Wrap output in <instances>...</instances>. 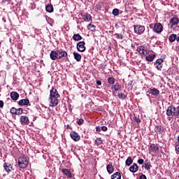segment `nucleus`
I'll list each match as a JSON object with an SVG mask.
<instances>
[{
	"instance_id": "56",
	"label": "nucleus",
	"mask_w": 179,
	"mask_h": 179,
	"mask_svg": "<svg viewBox=\"0 0 179 179\" xmlns=\"http://www.w3.org/2000/svg\"><path fill=\"white\" fill-rule=\"evenodd\" d=\"M178 144H179V136H178Z\"/></svg>"
},
{
	"instance_id": "41",
	"label": "nucleus",
	"mask_w": 179,
	"mask_h": 179,
	"mask_svg": "<svg viewBox=\"0 0 179 179\" xmlns=\"http://www.w3.org/2000/svg\"><path fill=\"white\" fill-rule=\"evenodd\" d=\"M16 110H17L16 108L12 107V108H10V113L11 114H14V115H16Z\"/></svg>"
},
{
	"instance_id": "47",
	"label": "nucleus",
	"mask_w": 179,
	"mask_h": 179,
	"mask_svg": "<svg viewBox=\"0 0 179 179\" xmlns=\"http://www.w3.org/2000/svg\"><path fill=\"white\" fill-rule=\"evenodd\" d=\"M176 153H179V144L176 145Z\"/></svg>"
},
{
	"instance_id": "55",
	"label": "nucleus",
	"mask_w": 179,
	"mask_h": 179,
	"mask_svg": "<svg viewBox=\"0 0 179 179\" xmlns=\"http://www.w3.org/2000/svg\"><path fill=\"white\" fill-rule=\"evenodd\" d=\"M2 20L4 22V23H6V20H5V18H2Z\"/></svg>"
},
{
	"instance_id": "51",
	"label": "nucleus",
	"mask_w": 179,
	"mask_h": 179,
	"mask_svg": "<svg viewBox=\"0 0 179 179\" xmlns=\"http://www.w3.org/2000/svg\"><path fill=\"white\" fill-rule=\"evenodd\" d=\"M3 107V101H0V108H2Z\"/></svg>"
},
{
	"instance_id": "2",
	"label": "nucleus",
	"mask_w": 179,
	"mask_h": 179,
	"mask_svg": "<svg viewBox=\"0 0 179 179\" xmlns=\"http://www.w3.org/2000/svg\"><path fill=\"white\" fill-rule=\"evenodd\" d=\"M27 164H29V160H27V157L26 156L20 157L18 159V166L20 169H26L27 167Z\"/></svg>"
},
{
	"instance_id": "9",
	"label": "nucleus",
	"mask_w": 179,
	"mask_h": 179,
	"mask_svg": "<svg viewBox=\"0 0 179 179\" xmlns=\"http://www.w3.org/2000/svg\"><path fill=\"white\" fill-rule=\"evenodd\" d=\"M169 23L171 24V29H173V27H177V24H179V19L176 17H172V18H171Z\"/></svg>"
},
{
	"instance_id": "54",
	"label": "nucleus",
	"mask_w": 179,
	"mask_h": 179,
	"mask_svg": "<svg viewBox=\"0 0 179 179\" xmlns=\"http://www.w3.org/2000/svg\"><path fill=\"white\" fill-rule=\"evenodd\" d=\"M176 41L178 42V43H179V36H176Z\"/></svg>"
},
{
	"instance_id": "34",
	"label": "nucleus",
	"mask_w": 179,
	"mask_h": 179,
	"mask_svg": "<svg viewBox=\"0 0 179 179\" xmlns=\"http://www.w3.org/2000/svg\"><path fill=\"white\" fill-rule=\"evenodd\" d=\"M136 51H138V52L142 55L143 54H145V49L143 48V46H139L137 49Z\"/></svg>"
},
{
	"instance_id": "28",
	"label": "nucleus",
	"mask_w": 179,
	"mask_h": 179,
	"mask_svg": "<svg viewBox=\"0 0 179 179\" xmlns=\"http://www.w3.org/2000/svg\"><path fill=\"white\" fill-rule=\"evenodd\" d=\"M176 38L177 35L176 34H171L169 37V43H174Z\"/></svg>"
},
{
	"instance_id": "21",
	"label": "nucleus",
	"mask_w": 179,
	"mask_h": 179,
	"mask_svg": "<svg viewBox=\"0 0 179 179\" xmlns=\"http://www.w3.org/2000/svg\"><path fill=\"white\" fill-rule=\"evenodd\" d=\"M163 131H164V129L162 126H156L155 127V131L157 135H160L161 134H163Z\"/></svg>"
},
{
	"instance_id": "16",
	"label": "nucleus",
	"mask_w": 179,
	"mask_h": 179,
	"mask_svg": "<svg viewBox=\"0 0 179 179\" xmlns=\"http://www.w3.org/2000/svg\"><path fill=\"white\" fill-rule=\"evenodd\" d=\"M62 173L66 176L69 178H72V173H71V170L68 169H62Z\"/></svg>"
},
{
	"instance_id": "35",
	"label": "nucleus",
	"mask_w": 179,
	"mask_h": 179,
	"mask_svg": "<svg viewBox=\"0 0 179 179\" xmlns=\"http://www.w3.org/2000/svg\"><path fill=\"white\" fill-rule=\"evenodd\" d=\"M108 83H109V85H114V83H115V78H114V77H109L108 78Z\"/></svg>"
},
{
	"instance_id": "26",
	"label": "nucleus",
	"mask_w": 179,
	"mask_h": 179,
	"mask_svg": "<svg viewBox=\"0 0 179 179\" xmlns=\"http://www.w3.org/2000/svg\"><path fill=\"white\" fill-rule=\"evenodd\" d=\"M106 170L108 174H113L114 173V166H113V164H108L106 166Z\"/></svg>"
},
{
	"instance_id": "30",
	"label": "nucleus",
	"mask_w": 179,
	"mask_h": 179,
	"mask_svg": "<svg viewBox=\"0 0 179 179\" xmlns=\"http://www.w3.org/2000/svg\"><path fill=\"white\" fill-rule=\"evenodd\" d=\"M82 38V36L79 34H76L73 36V40H74V41H80Z\"/></svg>"
},
{
	"instance_id": "61",
	"label": "nucleus",
	"mask_w": 179,
	"mask_h": 179,
	"mask_svg": "<svg viewBox=\"0 0 179 179\" xmlns=\"http://www.w3.org/2000/svg\"><path fill=\"white\" fill-rule=\"evenodd\" d=\"M116 1H118V0H116Z\"/></svg>"
},
{
	"instance_id": "43",
	"label": "nucleus",
	"mask_w": 179,
	"mask_h": 179,
	"mask_svg": "<svg viewBox=\"0 0 179 179\" xmlns=\"http://www.w3.org/2000/svg\"><path fill=\"white\" fill-rule=\"evenodd\" d=\"M134 120L135 122H136L137 124L141 123V118L136 117V116H134Z\"/></svg>"
},
{
	"instance_id": "27",
	"label": "nucleus",
	"mask_w": 179,
	"mask_h": 179,
	"mask_svg": "<svg viewBox=\"0 0 179 179\" xmlns=\"http://www.w3.org/2000/svg\"><path fill=\"white\" fill-rule=\"evenodd\" d=\"M155 58H156V55L153 54H150L145 57L146 60L148 61V62H152V61H153Z\"/></svg>"
},
{
	"instance_id": "60",
	"label": "nucleus",
	"mask_w": 179,
	"mask_h": 179,
	"mask_svg": "<svg viewBox=\"0 0 179 179\" xmlns=\"http://www.w3.org/2000/svg\"><path fill=\"white\" fill-rule=\"evenodd\" d=\"M0 45H1V42H0Z\"/></svg>"
},
{
	"instance_id": "19",
	"label": "nucleus",
	"mask_w": 179,
	"mask_h": 179,
	"mask_svg": "<svg viewBox=\"0 0 179 179\" xmlns=\"http://www.w3.org/2000/svg\"><path fill=\"white\" fill-rule=\"evenodd\" d=\"M10 96L13 101H16L19 99V93L16 92H11Z\"/></svg>"
},
{
	"instance_id": "46",
	"label": "nucleus",
	"mask_w": 179,
	"mask_h": 179,
	"mask_svg": "<svg viewBox=\"0 0 179 179\" xmlns=\"http://www.w3.org/2000/svg\"><path fill=\"white\" fill-rule=\"evenodd\" d=\"M96 131L97 132L101 131V127L97 126V127H96Z\"/></svg>"
},
{
	"instance_id": "10",
	"label": "nucleus",
	"mask_w": 179,
	"mask_h": 179,
	"mask_svg": "<svg viewBox=\"0 0 179 179\" xmlns=\"http://www.w3.org/2000/svg\"><path fill=\"white\" fill-rule=\"evenodd\" d=\"M50 97H55L59 99V97H61V95L59 94L57 89L52 88L50 91Z\"/></svg>"
},
{
	"instance_id": "48",
	"label": "nucleus",
	"mask_w": 179,
	"mask_h": 179,
	"mask_svg": "<svg viewBox=\"0 0 179 179\" xmlns=\"http://www.w3.org/2000/svg\"><path fill=\"white\" fill-rule=\"evenodd\" d=\"M128 85H129V86H131V87H134V81L133 80H131V81H129V83H128Z\"/></svg>"
},
{
	"instance_id": "11",
	"label": "nucleus",
	"mask_w": 179,
	"mask_h": 179,
	"mask_svg": "<svg viewBox=\"0 0 179 179\" xmlns=\"http://www.w3.org/2000/svg\"><path fill=\"white\" fill-rule=\"evenodd\" d=\"M121 85H120L118 83H115V85L111 86V90L113 91V93H117V92H121Z\"/></svg>"
},
{
	"instance_id": "38",
	"label": "nucleus",
	"mask_w": 179,
	"mask_h": 179,
	"mask_svg": "<svg viewBox=\"0 0 179 179\" xmlns=\"http://www.w3.org/2000/svg\"><path fill=\"white\" fill-rule=\"evenodd\" d=\"M112 13L114 16H118L120 15V10L118 8H114Z\"/></svg>"
},
{
	"instance_id": "6",
	"label": "nucleus",
	"mask_w": 179,
	"mask_h": 179,
	"mask_svg": "<svg viewBox=\"0 0 179 179\" xmlns=\"http://www.w3.org/2000/svg\"><path fill=\"white\" fill-rule=\"evenodd\" d=\"M85 41H80L77 43V50L80 52H85L86 51V47H85Z\"/></svg>"
},
{
	"instance_id": "23",
	"label": "nucleus",
	"mask_w": 179,
	"mask_h": 179,
	"mask_svg": "<svg viewBox=\"0 0 179 179\" xmlns=\"http://www.w3.org/2000/svg\"><path fill=\"white\" fill-rule=\"evenodd\" d=\"M73 55L74 57V59L77 61V62H80V61L82 60V55H80L79 53L76 52H73Z\"/></svg>"
},
{
	"instance_id": "36",
	"label": "nucleus",
	"mask_w": 179,
	"mask_h": 179,
	"mask_svg": "<svg viewBox=\"0 0 179 179\" xmlns=\"http://www.w3.org/2000/svg\"><path fill=\"white\" fill-rule=\"evenodd\" d=\"M87 29L88 30H90V31H96V26L92 24H88Z\"/></svg>"
},
{
	"instance_id": "8",
	"label": "nucleus",
	"mask_w": 179,
	"mask_h": 179,
	"mask_svg": "<svg viewBox=\"0 0 179 179\" xmlns=\"http://www.w3.org/2000/svg\"><path fill=\"white\" fill-rule=\"evenodd\" d=\"M49 101L50 107H56V106H58V98L50 96Z\"/></svg>"
},
{
	"instance_id": "32",
	"label": "nucleus",
	"mask_w": 179,
	"mask_h": 179,
	"mask_svg": "<svg viewBox=\"0 0 179 179\" xmlns=\"http://www.w3.org/2000/svg\"><path fill=\"white\" fill-rule=\"evenodd\" d=\"M111 179H121V173L116 172L111 176Z\"/></svg>"
},
{
	"instance_id": "14",
	"label": "nucleus",
	"mask_w": 179,
	"mask_h": 179,
	"mask_svg": "<svg viewBox=\"0 0 179 179\" xmlns=\"http://www.w3.org/2000/svg\"><path fill=\"white\" fill-rule=\"evenodd\" d=\"M3 168H4L5 171H6V173H12L13 166H12V164H10L8 163H4Z\"/></svg>"
},
{
	"instance_id": "20",
	"label": "nucleus",
	"mask_w": 179,
	"mask_h": 179,
	"mask_svg": "<svg viewBox=\"0 0 179 179\" xmlns=\"http://www.w3.org/2000/svg\"><path fill=\"white\" fill-rule=\"evenodd\" d=\"M30 101L28 99H21L18 101L19 106H29Z\"/></svg>"
},
{
	"instance_id": "59",
	"label": "nucleus",
	"mask_w": 179,
	"mask_h": 179,
	"mask_svg": "<svg viewBox=\"0 0 179 179\" xmlns=\"http://www.w3.org/2000/svg\"><path fill=\"white\" fill-rule=\"evenodd\" d=\"M109 33H113V31H109Z\"/></svg>"
},
{
	"instance_id": "39",
	"label": "nucleus",
	"mask_w": 179,
	"mask_h": 179,
	"mask_svg": "<svg viewBox=\"0 0 179 179\" xmlns=\"http://www.w3.org/2000/svg\"><path fill=\"white\" fill-rule=\"evenodd\" d=\"M22 114H23V108H17L15 115H20Z\"/></svg>"
},
{
	"instance_id": "57",
	"label": "nucleus",
	"mask_w": 179,
	"mask_h": 179,
	"mask_svg": "<svg viewBox=\"0 0 179 179\" xmlns=\"http://www.w3.org/2000/svg\"><path fill=\"white\" fill-rule=\"evenodd\" d=\"M67 128H69V124H67Z\"/></svg>"
},
{
	"instance_id": "25",
	"label": "nucleus",
	"mask_w": 179,
	"mask_h": 179,
	"mask_svg": "<svg viewBox=\"0 0 179 179\" xmlns=\"http://www.w3.org/2000/svg\"><path fill=\"white\" fill-rule=\"evenodd\" d=\"M83 17L85 22H92V15L89 13H85Z\"/></svg>"
},
{
	"instance_id": "50",
	"label": "nucleus",
	"mask_w": 179,
	"mask_h": 179,
	"mask_svg": "<svg viewBox=\"0 0 179 179\" xmlns=\"http://www.w3.org/2000/svg\"><path fill=\"white\" fill-rule=\"evenodd\" d=\"M140 179H148V178H146V176H145V175H141V176H140Z\"/></svg>"
},
{
	"instance_id": "5",
	"label": "nucleus",
	"mask_w": 179,
	"mask_h": 179,
	"mask_svg": "<svg viewBox=\"0 0 179 179\" xmlns=\"http://www.w3.org/2000/svg\"><path fill=\"white\" fill-rule=\"evenodd\" d=\"M163 59H158L154 63V65L155 68L157 69V71H162V69L163 68Z\"/></svg>"
},
{
	"instance_id": "53",
	"label": "nucleus",
	"mask_w": 179,
	"mask_h": 179,
	"mask_svg": "<svg viewBox=\"0 0 179 179\" xmlns=\"http://www.w3.org/2000/svg\"><path fill=\"white\" fill-rule=\"evenodd\" d=\"M2 2H10V0H2Z\"/></svg>"
},
{
	"instance_id": "29",
	"label": "nucleus",
	"mask_w": 179,
	"mask_h": 179,
	"mask_svg": "<svg viewBox=\"0 0 179 179\" xmlns=\"http://www.w3.org/2000/svg\"><path fill=\"white\" fill-rule=\"evenodd\" d=\"M46 12H48L49 13H52L54 12V7L52 5L48 4L45 6Z\"/></svg>"
},
{
	"instance_id": "1",
	"label": "nucleus",
	"mask_w": 179,
	"mask_h": 179,
	"mask_svg": "<svg viewBox=\"0 0 179 179\" xmlns=\"http://www.w3.org/2000/svg\"><path fill=\"white\" fill-rule=\"evenodd\" d=\"M150 28L152 29L154 33H157V34H160L162 31H163V25L160 22H157L153 25V24H150Z\"/></svg>"
},
{
	"instance_id": "33",
	"label": "nucleus",
	"mask_w": 179,
	"mask_h": 179,
	"mask_svg": "<svg viewBox=\"0 0 179 179\" xmlns=\"http://www.w3.org/2000/svg\"><path fill=\"white\" fill-rule=\"evenodd\" d=\"M103 143V139L101 138H96V139L94 141V144L96 145V146H100Z\"/></svg>"
},
{
	"instance_id": "58",
	"label": "nucleus",
	"mask_w": 179,
	"mask_h": 179,
	"mask_svg": "<svg viewBox=\"0 0 179 179\" xmlns=\"http://www.w3.org/2000/svg\"><path fill=\"white\" fill-rule=\"evenodd\" d=\"M115 27H117V24H115Z\"/></svg>"
},
{
	"instance_id": "7",
	"label": "nucleus",
	"mask_w": 179,
	"mask_h": 179,
	"mask_svg": "<svg viewBox=\"0 0 179 179\" xmlns=\"http://www.w3.org/2000/svg\"><path fill=\"white\" fill-rule=\"evenodd\" d=\"M70 136L75 142H78V141H80V136L76 131H71L70 133Z\"/></svg>"
},
{
	"instance_id": "31",
	"label": "nucleus",
	"mask_w": 179,
	"mask_h": 179,
	"mask_svg": "<svg viewBox=\"0 0 179 179\" xmlns=\"http://www.w3.org/2000/svg\"><path fill=\"white\" fill-rule=\"evenodd\" d=\"M132 163H134V159H132V157H129L125 162L126 166H127V167H129V166H131Z\"/></svg>"
},
{
	"instance_id": "12",
	"label": "nucleus",
	"mask_w": 179,
	"mask_h": 179,
	"mask_svg": "<svg viewBox=\"0 0 179 179\" xmlns=\"http://www.w3.org/2000/svg\"><path fill=\"white\" fill-rule=\"evenodd\" d=\"M21 125H29V117L26 115H22L20 118Z\"/></svg>"
},
{
	"instance_id": "15",
	"label": "nucleus",
	"mask_w": 179,
	"mask_h": 179,
	"mask_svg": "<svg viewBox=\"0 0 179 179\" xmlns=\"http://www.w3.org/2000/svg\"><path fill=\"white\" fill-rule=\"evenodd\" d=\"M50 59L52 61H55V59H58V50H52L50 54Z\"/></svg>"
},
{
	"instance_id": "3",
	"label": "nucleus",
	"mask_w": 179,
	"mask_h": 179,
	"mask_svg": "<svg viewBox=\"0 0 179 179\" xmlns=\"http://www.w3.org/2000/svg\"><path fill=\"white\" fill-rule=\"evenodd\" d=\"M166 115L169 117H176L177 118V110L176 106L171 105L166 110Z\"/></svg>"
},
{
	"instance_id": "4",
	"label": "nucleus",
	"mask_w": 179,
	"mask_h": 179,
	"mask_svg": "<svg viewBox=\"0 0 179 179\" xmlns=\"http://www.w3.org/2000/svg\"><path fill=\"white\" fill-rule=\"evenodd\" d=\"M134 32L136 34H143V32L145 31V26L142 25H134Z\"/></svg>"
},
{
	"instance_id": "17",
	"label": "nucleus",
	"mask_w": 179,
	"mask_h": 179,
	"mask_svg": "<svg viewBox=\"0 0 179 179\" xmlns=\"http://www.w3.org/2000/svg\"><path fill=\"white\" fill-rule=\"evenodd\" d=\"M150 94H152V96H155L157 97L159 94H160V91L156 88H150Z\"/></svg>"
},
{
	"instance_id": "52",
	"label": "nucleus",
	"mask_w": 179,
	"mask_h": 179,
	"mask_svg": "<svg viewBox=\"0 0 179 179\" xmlns=\"http://www.w3.org/2000/svg\"><path fill=\"white\" fill-rule=\"evenodd\" d=\"M148 54H149V52H148L147 50H144V53H143V55H148Z\"/></svg>"
},
{
	"instance_id": "42",
	"label": "nucleus",
	"mask_w": 179,
	"mask_h": 179,
	"mask_svg": "<svg viewBox=\"0 0 179 179\" xmlns=\"http://www.w3.org/2000/svg\"><path fill=\"white\" fill-rule=\"evenodd\" d=\"M83 122H85V120H83L82 118L77 120L78 125H83Z\"/></svg>"
},
{
	"instance_id": "40",
	"label": "nucleus",
	"mask_w": 179,
	"mask_h": 179,
	"mask_svg": "<svg viewBox=\"0 0 179 179\" xmlns=\"http://www.w3.org/2000/svg\"><path fill=\"white\" fill-rule=\"evenodd\" d=\"M114 36H115V37L119 40H122V38H124V36L121 34H115Z\"/></svg>"
},
{
	"instance_id": "44",
	"label": "nucleus",
	"mask_w": 179,
	"mask_h": 179,
	"mask_svg": "<svg viewBox=\"0 0 179 179\" xmlns=\"http://www.w3.org/2000/svg\"><path fill=\"white\" fill-rule=\"evenodd\" d=\"M107 129H108V128L106 126L101 127V131H103V132L107 131Z\"/></svg>"
},
{
	"instance_id": "24",
	"label": "nucleus",
	"mask_w": 179,
	"mask_h": 179,
	"mask_svg": "<svg viewBox=\"0 0 179 179\" xmlns=\"http://www.w3.org/2000/svg\"><path fill=\"white\" fill-rule=\"evenodd\" d=\"M150 150H151V152H153L154 153H156V152L159 150V146H157V145L156 144H151L150 145Z\"/></svg>"
},
{
	"instance_id": "18",
	"label": "nucleus",
	"mask_w": 179,
	"mask_h": 179,
	"mask_svg": "<svg viewBox=\"0 0 179 179\" xmlns=\"http://www.w3.org/2000/svg\"><path fill=\"white\" fill-rule=\"evenodd\" d=\"M139 170V166H138V164L134 163L131 166L129 167V171L131 173H136Z\"/></svg>"
},
{
	"instance_id": "45",
	"label": "nucleus",
	"mask_w": 179,
	"mask_h": 179,
	"mask_svg": "<svg viewBox=\"0 0 179 179\" xmlns=\"http://www.w3.org/2000/svg\"><path fill=\"white\" fill-rule=\"evenodd\" d=\"M138 164H143L145 163V161L142 159H139L138 160Z\"/></svg>"
},
{
	"instance_id": "37",
	"label": "nucleus",
	"mask_w": 179,
	"mask_h": 179,
	"mask_svg": "<svg viewBox=\"0 0 179 179\" xmlns=\"http://www.w3.org/2000/svg\"><path fill=\"white\" fill-rule=\"evenodd\" d=\"M118 99H120V100H125L127 99V96L125 94H122V92L117 94Z\"/></svg>"
},
{
	"instance_id": "49",
	"label": "nucleus",
	"mask_w": 179,
	"mask_h": 179,
	"mask_svg": "<svg viewBox=\"0 0 179 179\" xmlns=\"http://www.w3.org/2000/svg\"><path fill=\"white\" fill-rule=\"evenodd\" d=\"M96 85H98V86H101V80H96Z\"/></svg>"
},
{
	"instance_id": "13",
	"label": "nucleus",
	"mask_w": 179,
	"mask_h": 179,
	"mask_svg": "<svg viewBox=\"0 0 179 179\" xmlns=\"http://www.w3.org/2000/svg\"><path fill=\"white\" fill-rule=\"evenodd\" d=\"M57 57H58V59H61V58H65L66 57H68V53L66 52V51H64V50H57Z\"/></svg>"
},
{
	"instance_id": "22",
	"label": "nucleus",
	"mask_w": 179,
	"mask_h": 179,
	"mask_svg": "<svg viewBox=\"0 0 179 179\" xmlns=\"http://www.w3.org/2000/svg\"><path fill=\"white\" fill-rule=\"evenodd\" d=\"M144 167L147 171H150V169H152V164H150V162L145 160L144 162Z\"/></svg>"
}]
</instances>
